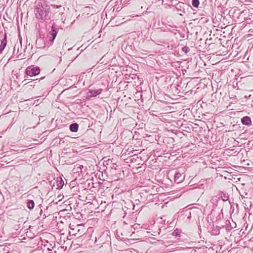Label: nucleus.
Segmentation results:
<instances>
[{"label": "nucleus", "mask_w": 253, "mask_h": 253, "mask_svg": "<svg viewBox=\"0 0 253 253\" xmlns=\"http://www.w3.org/2000/svg\"><path fill=\"white\" fill-rule=\"evenodd\" d=\"M96 212L99 213V211H96Z\"/></svg>", "instance_id": "nucleus-41"}, {"label": "nucleus", "mask_w": 253, "mask_h": 253, "mask_svg": "<svg viewBox=\"0 0 253 253\" xmlns=\"http://www.w3.org/2000/svg\"><path fill=\"white\" fill-rule=\"evenodd\" d=\"M93 91H90V92L92 94V95L93 96H94V93H95V91L94 92V93H93Z\"/></svg>", "instance_id": "nucleus-30"}, {"label": "nucleus", "mask_w": 253, "mask_h": 253, "mask_svg": "<svg viewBox=\"0 0 253 253\" xmlns=\"http://www.w3.org/2000/svg\"><path fill=\"white\" fill-rule=\"evenodd\" d=\"M96 69H98V71H100L102 70V69H99V66H97V67H96Z\"/></svg>", "instance_id": "nucleus-28"}, {"label": "nucleus", "mask_w": 253, "mask_h": 253, "mask_svg": "<svg viewBox=\"0 0 253 253\" xmlns=\"http://www.w3.org/2000/svg\"><path fill=\"white\" fill-rule=\"evenodd\" d=\"M58 29L57 26L53 23L51 26V31L49 32L48 37L49 41L53 42L55 39L56 35L58 33Z\"/></svg>", "instance_id": "nucleus-6"}, {"label": "nucleus", "mask_w": 253, "mask_h": 253, "mask_svg": "<svg viewBox=\"0 0 253 253\" xmlns=\"http://www.w3.org/2000/svg\"><path fill=\"white\" fill-rule=\"evenodd\" d=\"M241 122L243 125L250 126L252 125V121L251 118L249 116H245L241 118Z\"/></svg>", "instance_id": "nucleus-10"}, {"label": "nucleus", "mask_w": 253, "mask_h": 253, "mask_svg": "<svg viewBox=\"0 0 253 253\" xmlns=\"http://www.w3.org/2000/svg\"><path fill=\"white\" fill-rule=\"evenodd\" d=\"M114 8H113V11H114L115 9L116 10V11H120V9H119V7H117V8L116 7V6H114Z\"/></svg>", "instance_id": "nucleus-26"}, {"label": "nucleus", "mask_w": 253, "mask_h": 253, "mask_svg": "<svg viewBox=\"0 0 253 253\" xmlns=\"http://www.w3.org/2000/svg\"><path fill=\"white\" fill-rule=\"evenodd\" d=\"M181 50L185 53H187L190 51V49L188 46H185L182 47Z\"/></svg>", "instance_id": "nucleus-24"}, {"label": "nucleus", "mask_w": 253, "mask_h": 253, "mask_svg": "<svg viewBox=\"0 0 253 253\" xmlns=\"http://www.w3.org/2000/svg\"><path fill=\"white\" fill-rule=\"evenodd\" d=\"M34 12L37 19L41 21H44L47 19L50 18V6L46 3L45 1H40L36 5Z\"/></svg>", "instance_id": "nucleus-1"}, {"label": "nucleus", "mask_w": 253, "mask_h": 253, "mask_svg": "<svg viewBox=\"0 0 253 253\" xmlns=\"http://www.w3.org/2000/svg\"><path fill=\"white\" fill-rule=\"evenodd\" d=\"M93 227H90L88 228L86 234H89V241H93V240L95 239V236L93 235Z\"/></svg>", "instance_id": "nucleus-14"}, {"label": "nucleus", "mask_w": 253, "mask_h": 253, "mask_svg": "<svg viewBox=\"0 0 253 253\" xmlns=\"http://www.w3.org/2000/svg\"><path fill=\"white\" fill-rule=\"evenodd\" d=\"M88 198H89V195H87Z\"/></svg>", "instance_id": "nucleus-39"}, {"label": "nucleus", "mask_w": 253, "mask_h": 253, "mask_svg": "<svg viewBox=\"0 0 253 253\" xmlns=\"http://www.w3.org/2000/svg\"><path fill=\"white\" fill-rule=\"evenodd\" d=\"M22 54V52H20V53L18 55V57H22V56H21V55Z\"/></svg>", "instance_id": "nucleus-31"}, {"label": "nucleus", "mask_w": 253, "mask_h": 253, "mask_svg": "<svg viewBox=\"0 0 253 253\" xmlns=\"http://www.w3.org/2000/svg\"><path fill=\"white\" fill-rule=\"evenodd\" d=\"M220 229V228L218 226H213L212 227V231H211L212 234L213 235H217L219 234Z\"/></svg>", "instance_id": "nucleus-17"}, {"label": "nucleus", "mask_w": 253, "mask_h": 253, "mask_svg": "<svg viewBox=\"0 0 253 253\" xmlns=\"http://www.w3.org/2000/svg\"><path fill=\"white\" fill-rule=\"evenodd\" d=\"M184 176H182V174L178 171H176L174 175V181L175 183L178 184L183 181Z\"/></svg>", "instance_id": "nucleus-11"}, {"label": "nucleus", "mask_w": 253, "mask_h": 253, "mask_svg": "<svg viewBox=\"0 0 253 253\" xmlns=\"http://www.w3.org/2000/svg\"><path fill=\"white\" fill-rule=\"evenodd\" d=\"M236 226V223L232 219H231V221L230 220H226L225 228L227 231H230L232 229L235 228Z\"/></svg>", "instance_id": "nucleus-8"}, {"label": "nucleus", "mask_w": 253, "mask_h": 253, "mask_svg": "<svg viewBox=\"0 0 253 253\" xmlns=\"http://www.w3.org/2000/svg\"><path fill=\"white\" fill-rule=\"evenodd\" d=\"M219 199H220L223 202H226L229 200V195L224 191H220L219 193Z\"/></svg>", "instance_id": "nucleus-13"}, {"label": "nucleus", "mask_w": 253, "mask_h": 253, "mask_svg": "<svg viewBox=\"0 0 253 253\" xmlns=\"http://www.w3.org/2000/svg\"><path fill=\"white\" fill-rule=\"evenodd\" d=\"M232 209H233V206L231 205V210H232Z\"/></svg>", "instance_id": "nucleus-34"}, {"label": "nucleus", "mask_w": 253, "mask_h": 253, "mask_svg": "<svg viewBox=\"0 0 253 253\" xmlns=\"http://www.w3.org/2000/svg\"><path fill=\"white\" fill-rule=\"evenodd\" d=\"M109 83L108 81H103L102 82V88H96V102L102 100L104 97V93L108 90Z\"/></svg>", "instance_id": "nucleus-2"}, {"label": "nucleus", "mask_w": 253, "mask_h": 253, "mask_svg": "<svg viewBox=\"0 0 253 253\" xmlns=\"http://www.w3.org/2000/svg\"><path fill=\"white\" fill-rule=\"evenodd\" d=\"M98 102L100 103V105H98L96 104V111H98L99 112L97 117L98 116H105V114L106 112V109L105 106V103H106L104 100H100Z\"/></svg>", "instance_id": "nucleus-7"}, {"label": "nucleus", "mask_w": 253, "mask_h": 253, "mask_svg": "<svg viewBox=\"0 0 253 253\" xmlns=\"http://www.w3.org/2000/svg\"><path fill=\"white\" fill-rule=\"evenodd\" d=\"M105 158H103L101 161L98 163V165H96V171L98 172L96 173V178H98L99 180L104 181L106 177L105 173L103 174V171L105 170V166L104 162L102 161Z\"/></svg>", "instance_id": "nucleus-3"}, {"label": "nucleus", "mask_w": 253, "mask_h": 253, "mask_svg": "<svg viewBox=\"0 0 253 253\" xmlns=\"http://www.w3.org/2000/svg\"><path fill=\"white\" fill-rule=\"evenodd\" d=\"M98 188V192L100 191L102 193V191L104 188V184L103 182L98 181L97 183L96 182V188Z\"/></svg>", "instance_id": "nucleus-16"}, {"label": "nucleus", "mask_w": 253, "mask_h": 253, "mask_svg": "<svg viewBox=\"0 0 253 253\" xmlns=\"http://www.w3.org/2000/svg\"><path fill=\"white\" fill-rule=\"evenodd\" d=\"M236 206L238 208V205L237 204H236Z\"/></svg>", "instance_id": "nucleus-33"}, {"label": "nucleus", "mask_w": 253, "mask_h": 253, "mask_svg": "<svg viewBox=\"0 0 253 253\" xmlns=\"http://www.w3.org/2000/svg\"><path fill=\"white\" fill-rule=\"evenodd\" d=\"M19 42H20V46H21V48H22V38L19 36Z\"/></svg>", "instance_id": "nucleus-27"}, {"label": "nucleus", "mask_w": 253, "mask_h": 253, "mask_svg": "<svg viewBox=\"0 0 253 253\" xmlns=\"http://www.w3.org/2000/svg\"><path fill=\"white\" fill-rule=\"evenodd\" d=\"M21 50H22V48L21 49H19V51L20 50V51H21Z\"/></svg>", "instance_id": "nucleus-38"}, {"label": "nucleus", "mask_w": 253, "mask_h": 253, "mask_svg": "<svg viewBox=\"0 0 253 253\" xmlns=\"http://www.w3.org/2000/svg\"><path fill=\"white\" fill-rule=\"evenodd\" d=\"M91 221H91V220H87V222H88V223H89V222H91Z\"/></svg>", "instance_id": "nucleus-32"}, {"label": "nucleus", "mask_w": 253, "mask_h": 253, "mask_svg": "<svg viewBox=\"0 0 253 253\" xmlns=\"http://www.w3.org/2000/svg\"><path fill=\"white\" fill-rule=\"evenodd\" d=\"M181 233V230L176 228L174 230V231L172 233V235L174 236L177 237L180 236V234Z\"/></svg>", "instance_id": "nucleus-19"}, {"label": "nucleus", "mask_w": 253, "mask_h": 253, "mask_svg": "<svg viewBox=\"0 0 253 253\" xmlns=\"http://www.w3.org/2000/svg\"><path fill=\"white\" fill-rule=\"evenodd\" d=\"M27 206L29 209H30V210L33 209L35 206L34 202L33 200H28L27 203Z\"/></svg>", "instance_id": "nucleus-18"}, {"label": "nucleus", "mask_w": 253, "mask_h": 253, "mask_svg": "<svg viewBox=\"0 0 253 253\" xmlns=\"http://www.w3.org/2000/svg\"><path fill=\"white\" fill-rule=\"evenodd\" d=\"M96 88H102V82L103 81H107L106 77H104L103 75L100 76V75L96 77Z\"/></svg>", "instance_id": "nucleus-9"}, {"label": "nucleus", "mask_w": 253, "mask_h": 253, "mask_svg": "<svg viewBox=\"0 0 253 253\" xmlns=\"http://www.w3.org/2000/svg\"><path fill=\"white\" fill-rule=\"evenodd\" d=\"M16 50H17L16 54H17L19 52V44L15 45V46L14 47V49H13V54H14L16 52Z\"/></svg>", "instance_id": "nucleus-23"}, {"label": "nucleus", "mask_w": 253, "mask_h": 253, "mask_svg": "<svg viewBox=\"0 0 253 253\" xmlns=\"http://www.w3.org/2000/svg\"><path fill=\"white\" fill-rule=\"evenodd\" d=\"M99 15H100V14H98L97 15V16H99Z\"/></svg>", "instance_id": "nucleus-40"}, {"label": "nucleus", "mask_w": 253, "mask_h": 253, "mask_svg": "<svg viewBox=\"0 0 253 253\" xmlns=\"http://www.w3.org/2000/svg\"><path fill=\"white\" fill-rule=\"evenodd\" d=\"M98 147H96V150H95V151H96V153L98 152V151H99V150H100V148H99V150H98Z\"/></svg>", "instance_id": "nucleus-29"}, {"label": "nucleus", "mask_w": 253, "mask_h": 253, "mask_svg": "<svg viewBox=\"0 0 253 253\" xmlns=\"http://www.w3.org/2000/svg\"><path fill=\"white\" fill-rule=\"evenodd\" d=\"M93 184H93V183L92 182V187H94V186H93Z\"/></svg>", "instance_id": "nucleus-35"}, {"label": "nucleus", "mask_w": 253, "mask_h": 253, "mask_svg": "<svg viewBox=\"0 0 253 253\" xmlns=\"http://www.w3.org/2000/svg\"><path fill=\"white\" fill-rule=\"evenodd\" d=\"M192 4L193 7L195 8H198L200 4L199 0H192Z\"/></svg>", "instance_id": "nucleus-20"}, {"label": "nucleus", "mask_w": 253, "mask_h": 253, "mask_svg": "<svg viewBox=\"0 0 253 253\" xmlns=\"http://www.w3.org/2000/svg\"><path fill=\"white\" fill-rule=\"evenodd\" d=\"M100 36H101V35H100L98 36V38H100Z\"/></svg>", "instance_id": "nucleus-36"}, {"label": "nucleus", "mask_w": 253, "mask_h": 253, "mask_svg": "<svg viewBox=\"0 0 253 253\" xmlns=\"http://www.w3.org/2000/svg\"><path fill=\"white\" fill-rule=\"evenodd\" d=\"M96 250L98 251L97 253H106L104 250V247L103 246H99V249H96Z\"/></svg>", "instance_id": "nucleus-22"}, {"label": "nucleus", "mask_w": 253, "mask_h": 253, "mask_svg": "<svg viewBox=\"0 0 253 253\" xmlns=\"http://www.w3.org/2000/svg\"><path fill=\"white\" fill-rule=\"evenodd\" d=\"M7 44V36L5 33L3 39L1 41L0 45V54L2 53Z\"/></svg>", "instance_id": "nucleus-12"}, {"label": "nucleus", "mask_w": 253, "mask_h": 253, "mask_svg": "<svg viewBox=\"0 0 253 253\" xmlns=\"http://www.w3.org/2000/svg\"><path fill=\"white\" fill-rule=\"evenodd\" d=\"M157 242L159 244H164V242L163 240H157Z\"/></svg>", "instance_id": "nucleus-25"}, {"label": "nucleus", "mask_w": 253, "mask_h": 253, "mask_svg": "<svg viewBox=\"0 0 253 253\" xmlns=\"http://www.w3.org/2000/svg\"><path fill=\"white\" fill-rule=\"evenodd\" d=\"M88 185L89 186V185H90V182H88Z\"/></svg>", "instance_id": "nucleus-37"}, {"label": "nucleus", "mask_w": 253, "mask_h": 253, "mask_svg": "<svg viewBox=\"0 0 253 253\" xmlns=\"http://www.w3.org/2000/svg\"><path fill=\"white\" fill-rule=\"evenodd\" d=\"M64 185V181L62 180L61 178L59 180H57V186L58 187V188L60 189L62 188L63 186Z\"/></svg>", "instance_id": "nucleus-21"}, {"label": "nucleus", "mask_w": 253, "mask_h": 253, "mask_svg": "<svg viewBox=\"0 0 253 253\" xmlns=\"http://www.w3.org/2000/svg\"><path fill=\"white\" fill-rule=\"evenodd\" d=\"M79 128V125L75 123L70 125L69 128L71 131L76 132L78 131Z\"/></svg>", "instance_id": "nucleus-15"}, {"label": "nucleus", "mask_w": 253, "mask_h": 253, "mask_svg": "<svg viewBox=\"0 0 253 253\" xmlns=\"http://www.w3.org/2000/svg\"><path fill=\"white\" fill-rule=\"evenodd\" d=\"M40 68L35 65H31L27 67L25 70V73L30 77L35 76L40 73Z\"/></svg>", "instance_id": "nucleus-5"}, {"label": "nucleus", "mask_w": 253, "mask_h": 253, "mask_svg": "<svg viewBox=\"0 0 253 253\" xmlns=\"http://www.w3.org/2000/svg\"><path fill=\"white\" fill-rule=\"evenodd\" d=\"M70 233L74 236H80L84 231V227L82 224H70Z\"/></svg>", "instance_id": "nucleus-4"}]
</instances>
